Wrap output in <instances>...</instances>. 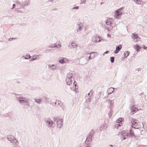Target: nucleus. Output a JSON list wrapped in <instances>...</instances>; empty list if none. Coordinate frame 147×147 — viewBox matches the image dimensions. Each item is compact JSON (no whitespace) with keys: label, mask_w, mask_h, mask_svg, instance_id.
Masks as SVG:
<instances>
[{"label":"nucleus","mask_w":147,"mask_h":147,"mask_svg":"<svg viewBox=\"0 0 147 147\" xmlns=\"http://www.w3.org/2000/svg\"><path fill=\"white\" fill-rule=\"evenodd\" d=\"M16 99L17 101L20 102L24 109H27L29 107L30 104L29 100L23 96L17 97Z\"/></svg>","instance_id":"nucleus-1"},{"label":"nucleus","mask_w":147,"mask_h":147,"mask_svg":"<svg viewBox=\"0 0 147 147\" xmlns=\"http://www.w3.org/2000/svg\"><path fill=\"white\" fill-rule=\"evenodd\" d=\"M129 122L131 121L132 123L131 127L133 128L138 129L140 128L139 123L138 122V121L136 119H133L131 118H129L128 119Z\"/></svg>","instance_id":"nucleus-2"},{"label":"nucleus","mask_w":147,"mask_h":147,"mask_svg":"<svg viewBox=\"0 0 147 147\" xmlns=\"http://www.w3.org/2000/svg\"><path fill=\"white\" fill-rule=\"evenodd\" d=\"M54 121L56 122L57 123V126L58 128H60L63 124V119H59L58 117L54 118L53 119Z\"/></svg>","instance_id":"nucleus-3"},{"label":"nucleus","mask_w":147,"mask_h":147,"mask_svg":"<svg viewBox=\"0 0 147 147\" xmlns=\"http://www.w3.org/2000/svg\"><path fill=\"white\" fill-rule=\"evenodd\" d=\"M46 125L49 127H54L55 125V124L50 119H49L45 121Z\"/></svg>","instance_id":"nucleus-4"},{"label":"nucleus","mask_w":147,"mask_h":147,"mask_svg":"<svg viewBox=\"0 0 147 147\" xmlns=\"http://www.w3.org/2000/svg\"><path fill=\"white\" fill-rule=\"evenodd\" d=\"M124 8L123 7H121L119 8V9L117 10L115 12V18H119L118 16L122 15V13L121 12V11L122 9Z\"/></svg>","instance_id":"nucleus-5"},{"label":"nucleus","mask_w":147,"mask_h":147,"mask_svg":"<svg viewBox=\"0 0 147 147\" xmlns=\"http://www.w3.org/2000/svg\"><path fill=\"white\" fill-rule=\"evenodd\" d=\"M55 104L56 105V106L57 107H60L62 108L63 110L64 111V109L63 107V103L61 102L59 100H56Z\"/></svg>","instance_id":"nucleus-6"},{"label":"nucleus","mask_w":147,"mask_h":147,"mask_svg":"<svg viewBox=\"0 0 147 147\" xmlns=\"http://www.w3.org/2000/svg\"><path fill=\"white\" fill-rule=\"evenodd\" d=\"M113 100H114V99H111V100H107L106 102H108V103H109V105H108V107L109 108L111 109L113 107Z\"/></svg>","instance_id":"nucleus-7"},{"label":"nucleus","mask_w":147,"mask_h":147,"mask_svg":"<svg viewBox=\"0 0 147 147\" xmlns=\"http://www.w3.org/2000/svg\"><path fill=\"white\" fill-rule=\"evenodd\" d=\"M100 37L97 35L95 36L94 37V38H92V41L94 42H99L100 41Z\"/></svg>","instance_id":"nucleus-8"},{"label":"nucleus","mask_w":147,"mask_h":147,"mask_svg":"<svg viewBox=\"0 0 147 147\" xmlns=\"http://www.w3.org/2000/svg\"><path fill=\"white\" fill-rule=\"evenodd\" d=\"M10 142L13 144V145H15V146L16 147L18 146L19 143L15 138L13 139L11 141V142Z\"/></svg>","instance_id":"nucleus-9"},{"label":"nucleus","mask_w":147,"mask_h":147,"mask_svg":"<svg viewBox=\"0 0 147 147\" xmlns=\"http://www.w3.org/2000/svg\"><path fill=\"white\" fill-rule=\"evenodd\" d=\"M122 48V46L121 45H119L118 46H116V48L115 50L114 51V53L116 54L118 53L119 52L120 50Z\"/></svg>","instance_id":"nucleus-10"},{"label":"nucleus","mask_w":147,"mask_h":147,"mask_svg":"<svg viewBox=\"0 0 147 147\" xmlns=\"http://www.w3.org/2000/svg\"><path fill=\"white\" fill-rule=\"evenodd\" d=\"M127 134L129 137H132L134 136V131L132 129H130L129 130V132Z\"/></svg>","instance_id":"nucleus-11"},{"label":"nucleus","mask_w":147,"mask_h":147,"mask_svg":"<svg viewBox=\"0 0 147 147\" xmlns=\"http://www.w3.org/2000/svg\"><path fill=\"white\" fill-rule=\"evenodd\" d=\"M56 66L55 65H48L49 68L51 70H53L54 69L56 70Z\"/></svg>","instance_id":"nucleus-12"},{"label":"nucleus","mask_w":147,"mask_h":147,"mask_svg":"<svg viewBox=\"0 0 147 147\" xmlns=\"http://www.w3.org/2000/svg\"><path fill=\"white\" fill-rule=\"evenodd\" d=\"M114 91V88L112 87L110 88H109L107 91L108 94H111L113 93Z\"/></svg>","instance_id":"nucleus-13"},{"label":"nucleus","mask_w":147,"mask_h":147,"mask_svg":"<svg viewBox=\"0 0 147 147\" xmlns=\"http://www.w3.org/2000/svg\"><path fill=\"white\" fill-rule=\"evenodd\" d=\"M78 25L79 26V27L78 29L77 30V32H79L82 30V27H83L84 26L83 24H82L81 23H80L79 24H78Z\"/></svg>","instance_id":"nucleus-14"},{"label":"nucleus","mask_w":147,"mask_h":147,"mask_svg":"<svg viewBox=\"0 0 147 147\" xmlns=\"http://www.w3.org/2000/svg\"><path fill=\"white\" fill-rule=\"evenodd\" d=\"M67 58H63L60 60L59 61V62L61 63H66V61H67Z\"/></svg>","instance_id":"nucleus-15"},{"label":"nucleus","mask_w":147,"mask_h":147,"mask_svg":"<svg viewBox=\"0 0 147 147\" xmlns=\"http://www.w3.org/2000/svg\"><path fill=\"white\" fill-rule=\"evenodd\" d=\"M80 61H81L82 63L86 64L87 63V59L85 58H82L80 59Z\"/></svg>","instance_id":"nucleus-16"},{"label":"nucleus","mask_w":147,"mask_h":147,"mask_svg":"<svg viewBox=\"0 0 147 147\" xmlns=\"http://www.w3.org/2000/svg\"><path fill=\"white\" fill-rule=\"evenodd\" d=\"M128 136L127 134H123L121 137V138L122 140L125 139Z\"/></svg>","instance_id":"nucleus-17"},{"label":"nucleus","mask_w":147,"mask_h":147,"mask_svg":"<svg viewBox=\"0 0 147 147\" xmlns=\"http://www.w3.org/2000/svg\"><path fill=\"white\" fill-rule=\"evenodd\" d=\"M66 82L68 85H70L72 83L71 80L70 78H67Z\"/></svg>","instance_id":"nucleus-18"},{"label":"nucleus","mask_w":147,"mask_h":147,"mask_svg":"<svg viewBox=\"0 0 147 147\" xmlns=\"http://www.w3.org/2000/svg\"><path fill=\"white\" fill-rule=\"evenodd\" d=\"M132 35L133 38H134L135 39L138 40L140 39V38L138 37V35L137 34L133 33L132 34Z\"/></svg>","instance_id":"nucleus-19"},{"label":"nucleus","mask_w":147,"mask_h":147,"mask_svg":"<svg viewBox=\"0 0 147 147\" xmlns=\"http://www.w3.org/2000/svg\"><path fill=\"white\" fill-rule=\"evenodd\" d=\"M130 109L132 113L133 112H135L138 111V109L134 107L133 106H132Z\"/></svg>","instance_id":"nucleus-20"},{"label":"nucleus","mask_w":147,"mask_h":147,"mask_svg":"<svg viewBox=\"0 0 147 147\" xmlns=\"http://www.w3.org/2000/svg\"><path fill=\"white\" fill-rule=\"evenodd\" d=\"M15 138L12 135H8L7 136L8 140L10 142H11V141Z\"/></svg>","instance_id":"nucleus-21"},{"label":"nucleus","mask_w":147,"mask_h":147,"mask_svg":"<svg viewBox=\"0 0 147 147\" xmlns=\"http://www.w3.org/2000/svg\"><path fill=\"white\" fill-rule=\"evenodd\" d=\"M134 48L136 51L138 52H139V50L141 48V47L139 45L137 44L135 46Z\"/></svg>","instance_id":"nucleus-22"},{"label":"nucleus","mask_w":147,"mask_h":147,"mask_svg":"<svg viewBox=\"0 0 147 147\" xmlns=\"http://www.w3.org/2000/svg\"><path fill=\"white\" fill-rule=\"evenodd\" d=\"M92 137L91 136H88L86 138V142L87 141L88 142H91L92 141Z\"/></svg>","instance_id":"nucleus-23"},{"label":"nucleus","mask_w":147,"mask_h":147,"mask_svg":"<svg viewBox=\"0 0 147 147\" xmlns=\"http://www.w3.org/2000/svg\"><path fill=\"white\" fill-rule=\"evenodd\" d=\"M43 99L44 101L46 103H48L49 102V98L45 96H44L43 97Z\"/></svg>","instance_id":"nucleus-24"},{"label":"nucleus","mask_w":147,"mask_h":147,"mask_svg":"<svg viewBox=\"0 0 147 147\" xmlns=\"http://www.w3.org/2000/svg\"><path fill=\"white\" fill-rule=\"evenodd\" d=\"M106 24L109 25L110 24H111V19L110 18H108L106 22Z\"/></svg>","instance_id":"nucleus-25"},{"label":"nucleus","mask_w":147,"mask_h":147,"mask_svg":"<svg viewBox=\"0 0 147 147\" xmlns=\"http://www.w3.org/2000/svg\"><path fill=\"white\" fill-rule=\"evenodd\" d=\"M85 99H86V100L85 102V103L87 104H88L89 103V102L90 100V98H88V96H86L85 97Z\"/></svg>","instance_id":"nucleus-26"},{"label":"nucleus","mask_w":147,"mask_h":147,"mask_svg":"<svg viewBox=\"0 0 147 147\" xmlns=\"http://www.w3.org/2000/svg\"><path fill=\"white\" fill-rule=\"evenodd\" d=\"M94 130H92L90 132V134H89V136H90L92 137L94 135Z\"/></svg>","instance_id":"nucleus-27"},{"label":"nucleus","mask_w":147,"mask_h":147,"mask_svg":"<svg viewBox=\"0 0 147 147\" xmlns=\"http://www.w3.org/2000/svg\"><path fill=\"white\" fill-rule=\"evenodd\" d=\"M73 76V74L71 73H69L67 74V78H72V76Z\"/></svg>","instance_id":"nucleus-28"},{"label":"nucleus","mask_w":147,"mask_h":147,"mask_svg":"<svg viewBox=\"0 0 147 147\" xmlns=\"http://www.w3.org/2000/svg\"><path fill=\"white\" fill-rule=\"evenodd\" d=\"M129 52L128 51H125L124 53V57L126 58L129 55Z\"/></svg>","instance_id":"nucleus-29"},{"label":"nucleus","mask_w":147,"mask_h":147,"mask_svg":"<svg viewBox=\"0 0 147 147\" xmlns=\"http://www.w3.org/2000/svg\"><path fill=\"white\" fill-rule=\"evenodd\" d=\"M110 61L112 63H113L114 62L115 60V58L113 57H111L110 58Z\"/></svg>","instance_id":"nucleus-30"},{"label":"nucleus","mask_w":147,"mask_h":147,"mask_svg":"<svg viewBox=\"0 0 147 147\" xmlns=\"http://www.w3.org/2000/svg\"><path fill=\"white\" fill-rule=\"evenodd\" d=\"M71 45H72V48L75 47V46H76V47H77V45H76L74 42H72L71 43Z\"/></svg>","instance_id":"nucleus-31"},{"label":"nucleus","mask_w":147,"mask_h":147,"mask_svg":"<svg viewBox=\"0 0 147 147\" xmlns=\"http://www.w3.org/2000/svg\"><path fill=\"white\" fill-rule=\"evenodd\" d=\"M29 56V57H26L25 56H23L22 58H24L25 59H30V58H31V56H30V55H26V56Z\"/></svg>","instance_id":"nucleus-32"},{"label":"nucleus","mask_w":147,"mask_h":147,"mask_svg":"<svg viewBox=\"0 0 147 147\" xmlns=\"http://www.w3.org/2000/svg\"><path fill=\"white\" fill-rule=\"evenodd\" d=\"M48 47L49 48H50L57 47V45H52L51 46H49Z\"/></svg>","instance_id":"nucleus-33"},{"label":"nucleus","mask_w":147,"mask_h":147,"mask_svg":"<svg viewBox=\"0 0 147 147\" xmlns=\"http://www.w3.org/2000/svg\"><path fill=\"white\" fill-rule=\"evenodd\" d=\"M35 101L36 102V103H38V104H40V100H39V99H35Z\"/></svg>","instance_id":"nucleus-34"},{"label":"nucleus","mask_w":147,"mask_h":147,"mask_svg":"<svg viewBox=\"0 0 147 147\" xmlns=\"http://www.w3.org/2000/svg\"><path fill=\"white\" fill-rule=\"evenodd\" d=\"M76 83V81H74L73 85L74 86L76 89H78V86H77Z\"/></svg>","instance_id":"nucleus-35"},{"label":"nucleus","mask_w":147,"mask_h":147,"mask_svg":"<svg viewBox=\"0 0 147 147\" xmlns=\"http://www.w3.org/2000/svg\"><path fill=\"white\" fill-rule=\"evenodd\" d=\"M81 1L80 2V4H85L86 3V0H80Z\"/></svg>","instance_id":"nucleus-36"},{"label":"nucleus","mask_w":147,"mask_h":147,"mask_svg":"<svg viewBox=\"0 0 147 147\" xmlns=\"http://www.w3.org/2000/svg\"><path fill=\"white\" fill-rule=\"evenodd\" d=\"M37 59V58L36 57H35L34 58H33L31 59H30L29 61H32L36 60Z\"/></svg>","instance_id":"nucleus-37"},{"label":"nucleus","mask_w":147,"mask_h":147,"mask_svg":"<svg viewBox=\"0 0 147 147\" xmlns=\"http://www.w3.org/2000/svg\"><path fill=\"white\" fill-rule=\"evenodd\" d=\"M136 3V4H141V3H139L138 2V0H133Z\"/></svg>","instance_id":"nucleus-38"},{"label":"nucleus","mask_w":147,"mask_h":147,"mask_svg":"<svg viewBox=\"0 0 147 147\" xmlns=\"http://www.w3.org/2000/svg\"><path fill=\"white\" fill-rule=\"evenodd\" d=\"M112 113V111H110L109 113V117H110L111 116Z\"/></svg>","instance_id":"nucleus-39"},{"label":"nucleus","mask_w":147,"mask_h":147,"mask_svg":"<svg viewBox=\"0 0 147 147\" xmlns=\"http://www.w3.org/2000/svg\"><path fill=\"white\" fill-rule=\"evenodd\" d=\"M17 39V38H10L9 39V41H11L12 40H15V39Z\"/></svg>","instance_id":"nucleus-40"},{"label":"nucleus","mask_w":147,"mask_h":147,"mask_svg":"<svg viewBox=\"0 0 147 147\" xmlns=\"http://www.w3.org/2000/svg\"><path fill=\"white\" fill-rule=\"evenodd\" d=\"M79 9V7L78 6H76V7L72 8V10H74V9Z\"/></svg>","instance_id":"nucleus-41"},{"label":"nucleus","mask_w":147,"mask_h":147,"mask_svg":"<svg viewBox=\"0 0 147 147\" xmlns=\"http://www.w3.org/2000/svg\"><path fill=\"white\" fill-rule=\"evenodd\" d=\"M118 119V122L119 123H120L122 121V119L121 118H120Z\"/></svg>","instance_id":"nucleus-42"},{"label":"nucleus","mask_w":147,"mask_h":147,"mask_svg":"<svg viewBox=\"0 0 147 147\" xmlns=\"http://www.w3.org/2000/svg\"><path fill=\"white\" fill-rule=\"evenodd\" d=\"M95 53V52H92L90 54L89 53L88 54H87V55H89V54H90V56H92V55H93V53Z\"/></svg>","instance_id":"nucleus-43"},{"label":"nucleus","mask_w":147,"mask_h":147,"mask_svg":"<svg viewBox=\"0 0 147 147\" xmlns=\"http://www.w3.org/2000/svg\"><path fill=\"white\" fill-rule=\"evenodd\" d=\"M68 47L70 48V49H72V45H71V43H70L69 44V45H68Z\"/></svg>","instance_id":"nucleus-44"},{"label":"nucleus","mask_w":147,"mask_h":147,"mask_svg":"<svg viewBox=\"0 0 147 147\" xmlns=\"http://www.w3.org/2000/svg\"><path fill=\"white\" fill-rule=\"evenodd\" d=\"M15 6H16V5L15 4H13V7H12V8H11V9H13L15 7Z\"/></svg>","instance_id":"nucleus-45"},{"label":"nucleus","mask_w":147,"mask_h":147,"mask_svg":"<svg viewBox=\"0 0 147 147\" xmlns=\"http://www.w3.org/2000/svg\"><path fill=\"white\" fill-rule=\"evenodd\" d=\"M143 48L145 50H147V47H146L145 45H143Z\"/></svg>","instance_id":"nucleus-46"},{"label":"nucleus","mask_w":147,"mask_h":147,"mask_svg":"<svg viewBox=\"0 0 147 147\" xmlns=\"http://www.w3.org/2000/svg\"><path fill=\"white\" fill-rule=\"evenodd\" d=\"M115 147V145H114V146L113 145H109L108 146V147Z\"/></svg>","instance_id":"nucleus-47"},{"label":"nucleus","mask_w":147,"mask_h":147,"mask_svg":"<svg viewBox=\"0 0 147 147\" xmlns=\"http://www.w3.org/2000/svg\"><path fill=\"white\" fill-rule=\"evenodd\" d=\"M89 92H90V96H92V94H93V92H92V90H90Z\"/></svg>","instance_id":"nucleus-48"},{"label":"nucleus","mask_w":147,"mask_h":147,"mask_svg":"<svg viewBox=\"0 0 147 147\" xmlns=\"http://www.w3.org/2000/svg\"><path fill=\"white\" fill-rule=\"evenodd\" d=\"M24 3V4L25 6L27 5L28 4V3L26 2H25Z\"/></svg>","instance_id":"nucleus-49"},{"label":"nucleus","mask_w":147,"mask_h":147,"mask_svg":"<svg viewBox=\"0 0 147 147\" xmlns=\"http://www.w3.org/2000/svg\"><path fill=\"white\" fill-rule=\"evenodd\" d=\"M109 52V51H106L105 52V54H107Z\"/></svg>","instance_id":"nucleus-50"},{"label":"nucleus","mask_w":147,"mask_h":147,"mask_svg":"<svg viewBox=\"0 0 147 147\" xmlns=\"http://www.w3.org/2000/svg\"><path fill=\"white\" fill-rule=\"evenodd\" d=\"M107 36L108 37H110V38H111V34H107Z\"/></svg>","instance_id":"nucleus-51"},{"label":"nucleus","mask_w":147,"mask_h":147,"mask_svg":"<svg viewBox=\"0 0 147 147\" xmlns=\"http://www.w3.org/2000/svg\"><path fill=\"white\" fill-rule=\"evenodd\" d=\"M138 2H142V3H143L144 2L142 0H138Z\"/></svg>","instance_id":"nucleus-52"},{"label":"nucleus","mask_w":147,"mask_h":147,"mask_svg":"<svg viewBox=\"0 0 147 147\" xmlns=\"http://www.w3.org/2000/svg\"><path fill=\"white\" fill-rule=\"evenodd\" d=\"M25 6V5L24 3L22 4L21 6L22 7H24Z\"/></svg>","instance_id":"nucleus-53"},{"label":"nucleus","mask_w":147,"mask_h":147,"mask_svg":"<svg viewBox=\"0 0 147 147\" xmlns=\"http://www.w3.org/2000/svg\"><path fill=\"white\" fill-rule=\"evenodd\" d=\"M117 127V128H118V127L119 126H121V125H120L119 124H117L116 125Z\"/></svg>","instance_id":"nucleus-54"},{"label":"nucleus","mask_w":147,"mask_h":147,"mask_svg":"<svg viewBox=\"0 0 147 147\" xmlns=\"http://www.w3.org/2000/svg\"><path fill=\"white\" fill-rule=\"evenodd\" d=\"M88 59H92L91 57V56H90L88 57Z\"/></svg>","instance_id":"nucleus-55"},{"label":"nucleus","mask_w":147,"mask_h":147,"mask_svg":"<svg viewBox=\"0 0 147 147\" xmlns=\"http://www.w3.org/2000/svg\"><path fill=\"white\" fill-rule=\"evenodd\" d=\"M17 3L18 4H20V3L18 1H17Z\"/></svg>","instance_id":"nucleus-56"},{"label":"nucleus","mask_w":147,"mask_h":147,"mask_svg":"<svg viewBox=\"0 0 147 147\" xmlns=\"http://www.w3.org/2000/svg\"><path fill=\"white\" fill-rule=\"evenodd\" d=\"M14 94H15V96H17L18 95H19L18 94H17L14 93Z\"/></svg>","instance_id":"nucleus-57"},{"label":"nucleus","mask_w":147,"mask_h":147,"mask_svg":"<svg viewBox=\"0 0 147 147\" xmlns=\"http://www.w3.org/2000/svg\"><path fill=\"white\" fill-rule=\"evenodd\" d=\"M39 100H40V102H42V101L43 99V98L42 99L41 98V99H39Z\"/></svg>","instance_id":"nucleus-58"},{"label":"nucleus","mask_w":147,"mask_h":147,"mask_svg":"<svg viewBox=\"0 0 147 147\" xmlns=\"http://www.w3.org/2000/svg\"><path fill=\"white\" fill-rule=\"evenodd\" d=\"M46 51H51V49H47V50H46Z\"/></svg>","instance_id":"nucleus-59"},{"label":"nucleus","mask_w":147,"mask_h":147,"mask_svg":"<svg viewBox=\"0 0 147 147\" xmlns=\"http://www.w3.org/2000/svg\"><path fill=\"white\" fill-rule=\"evenodd\" d=\"M46 1H47V2H48V1H50V0H45Z\"/></svg>","instance_id":"nucleus-60"},{"label":"nucleus","mask_w":147,"mask_h":147,"mask_svg":"<svg viewBox=\"0 0 147 147\" xmlns=\"http://www.w3.org/2000/svg\"><path fill=\"white\" fill-rule=\"evenodd\" d=\"M90 92H89L88 93V96H90Z\"/></svg>","instance_id":"nucleus-61"},{"label":"nucleus","mask_w":147,"mask_h":147,"mask_svg":"<svg viewBox=\"0 0 147 147\" xmlns=\"http://www.w3.org/2000/svg\"><path fill=\"white\" fill-rule=\"evenodd\" d=\"M105 53L103 54V55L104 56L105 55Z\"/></svg>","instance_id":"nucleus-62"},{"label":"nucleus","mask_w":147,"mask_h":147,"mask_svg":"<svg viewBox=\"0 0 147 147\" xmlns=\"http://www.w3.org/2000/svg\"><path fill=\"white\" fill-rule=\"evenodd\" d=\"M88 147V146H87H87H86V147Z\"/></svg>","instance_id":"nucleus-63"},{"label":"nucleus","mask_w":147,"mask_h":147,"mask_svg":"<svg viewBox=\"0 0 147 147\" xmlns=\"http://www.w3.org/2000/svg\"><path fill=\"white\" fill-rule=\"evenodd\" d=\"M80 147H82V146H80Z\"/></svg>","instance_id":"nucleus-64"}]
</instances>
